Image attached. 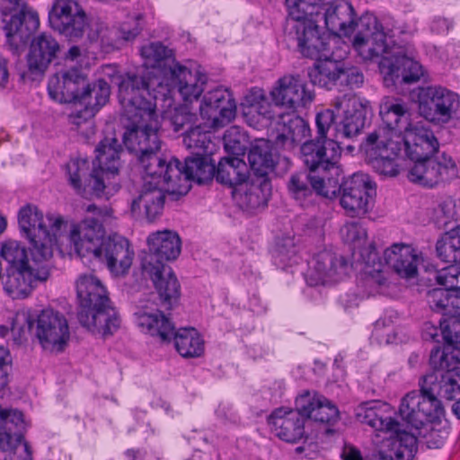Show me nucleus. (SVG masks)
Here are the masks:
<instances>
[{"mask_svg": "<svg viewBox=\"0 0 460 460\" xmlns=\"http://www.w3.org/2000/svg\"><path fill=\"white\" fill-rule=\"evenodd\" d=\"M77 318L80 324L89 332L106 337L113 334L120 325V319L111 302L103 306L79 310Z\"/></svg>", "mask_w": 460, "mask_h": 460, "instance_id": "28", "label": "nucleus"}, {"mask_svg": "<svg viewBox=\"0 0 460 460\" xmlns=\"http://www.w3.org/2000/svg\"><path fill=\"white\" fill-rule=\"evenodd\" d=\"M458 295L447 288H438L431 289L427 294L428 303L433 311L440 312L447 307L457 306L456 302Z\"/></svg>", "mask_w": 460, "mask_h": 460, "instance_id": "55", "label": "nucleus"}, {"mask_svg": "<svg viewBox=\"0 0 460 460\" xmlns=\"http://www.w3.org/2000/svg\"><path fill=\"white\" fill-rule=\"evenodd\" d=\"M147 243L150 253L143 259L142 263L151 260L153 264L164 263L175 260L181 252V239L175 232L170 230L150 234Z\"/></svg>", "mask_w": 460, "mask_h": 460, "instance_id": "35", "label": "nucleus"}, {"mask_svg": "<svg viewBox=\"0 0 460 460\" xmlns=\"http://www.w3.org/2000/svg\"><path fill=\"white\" fill-rule=\"evenodd\" d=\"M305 415L297 409L279 407L269 416L271 432L288 443H297L305 436Z\"/></svg>", "mask_w": 460, "mask_h": 460, "instance_id": "24", "label": "nucleus"}, {"mask_svg": "<svg viewBox=\"0 0 460 460\" xmlns=\"http://www.w3.org/2000/svg\"><path fill=\"white\" fill-rule=\"evenodd\" d=\"M46 219L49 229L45 224L42 211L33 204H26L18 212L19 227L31 245L35 263L48 261L52 257L58 234L66 226L60 215L49 213Z\"/></svg>", "mask_w": 460, "mask_h": 460, "instance_id": "7", "label": "nucleus"}, {"mask_svg": "<svg viewBox=\"0 0 460 460\" xmlns=\"http://www.w3.org/2000/svg\"><path fill=\"white\" fill-rule=\"evenodd\" d=\"M31 330L38 339L41 348L51 353L65 350L70 339L69 326L65 315L53 309H44L36 318L28 312L22 311L15 314L12 332H24V325Z\"/></svg>", "mask_w": 460, "mask_h": 460, "instance_id": "8", "label": "nucleus"}, {"mask_svg": "<svg viewBox=\"0 0 460 460\" xmlns=\"http://www.w3.org/2000/svg\"><path fill=\"white\" fill-rule=\"evenodd\" d=\"M145 181L137 197L131 202V212L141 214L142 208L147 219L152 220L158 216L164 208L165 187Z\"/></svg>", "mask_w": 460, "mask_h": 460, "instance_id": "39", "label": "nucleus"}, {"mask_svg": "<svg viewBox=\"0 0 460 460\" xmlns=\"http://www.w3.org/2000/svg\"><path fill=\"white\" fill-rule=\"evenodd\" d=\"M417 102L420 115L435 125L460 122V97L447 88L438 85L420 87Z\"/></svg>", "mask_w": 460, "mask_h": 460, "instance_id": "9", "label": "nucleus"}, {"mask_svg": "<svg viewBox=\"0 0 460 460\" xmlns=\"http://www.w3.org/2000/svg\"><path fill=\"white\" fill-rule=\"evenodd\" d=\"M270 190V182L266 178H258L252 182H244L235 189L236 199L241 207L254 209L265 206Z\"/></svg>", "mask_w": 460, "mask_h": 460, "instance_id": "44", "label": "nucleus"}, {"mask_svg": "<svg viewBox=\"0 0 460 460\" xmlns=\"http://www.w3.org/2000/svg\"><path fill=\"white\" fill-rule=\"evenodd\" d=\"M394 411L390 404L382 401L363 402L358 409V420L376 431L389 433L398 430L401 424L393 417Z\"/></svg>", "mask_w": 460, "mask_h": 460, "instance_id": "32", "label": "nucleus"}, {"mask_svg": "<svg viewBox=\"0 0 460 460\" xmlns=\"http://www.w3.org/2000/svg\"><path fill=\"white\" fill-rule=\"evenodd\" d=\"M248 161L251 169L260 178H264L269 172L273 171L275 160L271 153L270 142L263 138L256 139L252 142L248 153Z\"/></svg>", "mask_w": 460, "mask_h": 460, "instance_id": "46", "label": "nucleus"}, {"mask_svg": "<svg viewBox=\"0 0 460 460\" xmlns=\"http://www.w3.org/2000/svg\"><path fill=\"white\" fill-rule=\"evenodd\" d=\"M382 126L367 135L359 151L367 164L380 175L399 173L396 159L402 155V130L409 127V108L401 102L386 98L380 105Z\"/></svg>", "mask_w": 460, "mask_h": 460, "instance_id": "1", "label": "nucleus"}, {"mask_svg": "<svg viewBox=\"0 0 460 460\" xmlns=\"http://www.w3.org/2000/svg\"><path fill=\"white\" fill-rule=\"evenodd\" d=\"M362 260L367 267H372L373 270H367V284L376 288V292H384L388 286L387 278L381 270V263L374 243H369L367 248L360 251Z\"/></svg>", "mask_w": 460, "mask_h": 460, "instance_id": "49", "label": "nucleus"}, {"mask_svg": "<svg viewBox=\"0 0 460 460\" xmlns=\"http://www.w3.org/2000/svg\"><path fill=\"white\" fill-rule=\"evenodd\" d=\"M367 27L368 33H358L353 40L354 48L364 58L382 57L379 63L385 82L411 84L423 75L422 66L415 60L416 50L411 44L390 46L388 36L375 17L360 20Z\"/></svg>", "mask_w": 460, "mask_h": 460, "instance_id": "2", "label": "nucleus"}, {"mask_svg": "<svg viewBox=\"0 0 460 460\" xmlns=\"http://www.w3.org/2000/svg\"><path fill=\"white\" fill-rule=\"evenodd\" d=\"M140 54L146 66H160L161 62L173 58L174 52L172 49L160 41L151 42L143 46Z\"/></svg>", "mask_w": 460, "mask_h": 460, "instance_id": "53", "label": "nucleus"}, {"mask_svg": "<svg viewBox=\"0 0 460 460\" xmlns=\"http://www.w3.org/2000/svg\"><path fill=\"white\" fill-rule=\"evenodd\" d=\"M121 146L115 137H105L96 147L98 168L91 172L87 159H71L66 164L67 180L74 190L83 196L100 197L117 190Z\"/></svg>", "mask_w": 460, "mask_h": 460, "instance_id": "4", "label": "nucleus"}, {"mask_svg": "<svg viewBox=\"0 0 460 460\" xmlns=\"http://www.w3.org/2000/svg\"><path fill=\"white\" fill-rule=\"evenodd\" d=\"M437 381L438 376L434 373L424 376L420 383V391H411L402 399L399 412L416 429L436 422L443 416L444 408L438 395L449 401L460 398V385L451 373L441 375L440 380Z\"/></svg>", "mask_w": 460, "mask_h": 460, "instance_id": "5", "label": "nucleus"}, {"mask_svg": "<svg viewBox=\"0 0 460 460\" xmlns=\"http://www.w3.org/2000/svg\"><path fill=\"white\" fill-rule=\"evenodd\" d=\"M296 406L305 418L314 421L333 425L340 418V413L330 400L315 392L305 391L296 399Z\"/></svg>", "mask_w": 460, "mask_h": 460, "instance_id": "30", "label": "nucleus"}, {"mask_svg": "<svg viewBox=\"0 0 460 460\" xmlns=\"http://www.w3.org/2000/svg\"><path fill=\"white\" fill-rule=\"evenodd\" d=\"M23 429V415L21 411L0 408V450H11L21 443Z\"/></svg>", "mask_w": 460, "mask_h": 460, "instance_id": "41", "label": "nucleus"}, {"mask_svg": "<svg viewBox=\"0 0 460 460\" xmlns=\"http://www.w3.org/2000/svg\"><path fill=\"white\" fill-rule=\"evenodd\" d=\"M208 122L191 128L183 136V144L188 149H191L196 155H208L214 152L215 144L212 141L211 132L208 128Z\"/></svg>", "mask_w": 460, "mask_h": 460, "instance_id": "48", "label": "nucleus"}, {"mask_svg": "<svg viewBox=\"0 0 460 460\" xmlns=\"http://www.w3.org/2000/svg\"><path fill=\"white\" fill-rule=\"evenodd\" d=\"M324 20L327 30L332 36L339 39L341 36H349L356 29L358 21L352 4L347 0H337L329 4H323Z\"/></svg>", "mask_w": 460, "mask_h": 460, "instance_id": "26", "label": "nucleus"}, {"mask_svg": "<svg viewBox=\"0 0 460 460\" xmlns=\"http://www.w3.org/2000/svg\"><path fill=\"white\" fill-rule=\"evenodd\" d=\"M301 154L312 172H325L338 163L341 147L335 140L317 137L315 140L305 141L301 146Z\"/></svg>", "mask_w": 460, "mask_h": 460, "instance_id": "25", "label": "nucleus"}, {"mask_svg": "<svg viewBox=\"0 0 460 460\" xmlns=\"http://www.w3.org/2000/svg\"><path fill=\"white\" fill-rule=\"evenodd\" d=\"M248 113L252 115L257 114L266 121H270L273 119L275 117V112L273 111L272 105L261 94H260L259 101L250 104L248 108Z\"/></svg>", "mask_w": 460, "mask_h": 460, "instance_id": "62", "label": "nucleus"}, {"mask_svg": "<svg viewBox=\"0 0 460 460\" xmlns=\"http://www.w3.org/2000/svg\"><path fill=\"white\" fill-rule=\"evenodd\" d=\"M39 268H7L3 278L4 291L13 299L28 296L37 281H45L49 276V267L47 261Z\"/></svg>", "mask_w": 460, "mask_h": 460, "instance_id": "22", "label": "nucleus"}, {"mask_svg": "<svg viewBox=\"0 0 460 460\" xmlns=\"http://www.w3.org/2000/svg\"><path fill=\"white\" fill-rule=\"evenodd\" d=\"M402 155L415 161L408 172L411 181L433 187L441 181L456 176V164L450 156L443 155L440 160L431 158L438 150V141L431 130L413 126L410 112L409 127L402 130Z\"/></svg>", "mask_w": 460, "mask_h": 460, "instance_id": "3", "label": "nucleus"}, {"mask_svg": "<svg viewBox=\"0 0 460 460\" xmlns=\"http://www.w3.org/2000/svg\"><path fill=\"white\" fill-rule=\"evenodd\" d=\"M137 326L152 336H157L162 341L174 339V345L183 358H198L204 352V341L194 328H181L177 332L174 326L154 302L140 301L134 314Z\"/></svg>", "mask_w": 460, "mask_h": 460, "instance_id": "6", "label": "nucleus"}, {"mask_svg": "<svg viewBox=\"0 0 460 460\" xmlns=\"http://www.w3.org/2000/svg\"><path fill=\"white\" fill-rule=\"evenodd\" d=\"M429 364L434 370L446 371V374H449L458 368L460 362L453 352L435 347L430 352Z\"/></svg>", "mask_w": 460, "mask_h": 460, "instance_id": "54", "label": "nucleus"}, {"mask_svg": "<svg viewBox=\"0 0 460 460\" xmlns=\"http://www.w3.org/2000/svg\"><path fill=\"white\" fill-rule=\"evenodd\" d=\"M341 235L345 242L359 247L367 238V231L358 223H348L341 228Z\"/></svg>", "mask_w": 460, "mask_h": 460, "instance_id": "61", "label": "nucleus"}, {"mask_svg": "<svg viewBox=\"0 0 460 460\" xmlns=\"http://www.w3.org/2000/svg\"><path fill=\"white\" fill-rule=\"evenodd\" d=\"M390 458L392 460H412L417 452L415 435L401 429L391 431Z\"/></svg>", "mask_w": 460, "mask_h": 460, "instance_id": "47", "label": "nucleus"}, {"mask_svg": "<svg viewBox=\"0 0 460 460\" xmlns=\"http://www.w3.org/2000/svg\"><path fill=\"white\" fill-rule=\"evenodd\" d=\"M143 15L135 14L131 22H124L118 30L111 29L101 22H89L87 19L88 29L87 38L92 43H99L101 49L105 53H110L119 48L120 41H129L134 40L142 31V25L139 21Z\"/></svg>", "mask_w": 460, "mask_h": 460, "instance_id": "15", "label": "nucleus"}, {"mask_svg": "<svg viewBox=\"0 0 460 460\" xmlns=\"http://www.w3.org/2000/svg\"><path fill=\"white\" fill-rule=\"evenodd\" d=\"M384 261L401 278L412 279L418 274L421 258L411 245L394 243L385 250Z\"/></svg>", "mask_w": 460, "mask_h": 460, "instance_id": "33", "label": "nucleus"}, {"mask_svg": "<svg viewBox=\"0 0 460 460\" xmlns=\"http://www.w3.org/2000/svg\"><path fill=\"white\" fill-rule=\"evenodd\" d=\"M244 136L236 128L228 129L224 136L225 148L227 152L239 155L246 149L244 146Z\"/></svg>", "mask_w": 460, "mask_h": 460, "instance_id": "59", "label": "nucleus"}, {"mask_svg": "<svg viewBox=\"0 0 460 460\" xmlns=\"http://www.w3.org/2000/svg\"><path fill=\"white\" fill-rule=\"evenodd\" d=\"M296 254V247L294 238L286 236L278 240L274 250V257L279 263L286 265L291 262Z\"/></svg>", "mask_w": 460, "mask_h": 460, "instance_id": "58", "label": "nucleus"}, {"mask_svg": "<svg viewBox=\"0 0 460 460\" xmlns=\"http://www.w3.org/2000/svg\"><path fill=\"white\" fill-rule=\"evenodd\" d=\"M443 339L448 346L460 350V319L456 317L439 320Z\"/></svg>", "mask_w": 460, "mask_h": 460, "instance_id": "57", "label": "nucleus"}, {"mask_svg": "<svg viewBox=\"0 0 460 460\" xmlns=\"http://www.w3.org/2000/svg\"><path fill=\"white\" fill-rule=\"evenodd\" d=\"M79 310H89L110 303L102 281L93 274H81L75 281Z\"/></svg>", "mask_w": 460, "mask_h": 460, "instance_id": "37", "label": "nucleus"}, {"mask_svg": "<svg viewBox=\"0 0 460 460\" xmlns=\"http://www.w3.org/2000/svg\"><path fill=\"white\" fill-rule=\"evenodd\" d=\"M346 54L332 52L329 57L316 59L314 66L309 69L308 76L313 84L332 89L342 78V64L338 60Z\"/></svg>", "mask_w": 460, "mask_h": 460, "instance_id": "40", "label": "nucleus"}, {"mask_svg": "<svg viewBox=\"0 0 460 460\" xmlns=\"http://www.w3.org/2000/svg\"><path fill=\"white\" fill-rule=\"evenodd\" d=\"M332 105L338 111H343L342 119L335 125L336 139H350L359 135L370 112L369 102L353 94H344L335 98Z\"/></svg>", "mask_w": 460, "mask_h": 460, "instance_id": "14", "label": "nucleus"}, {"mask_svg": "<svg viewBox=\"0 0 460 460\" xmlns=\"http://www.w3.org/2000/svg\"><path fill=\"white\" fill-rule=\"evenodd\" d=\"M86 83L85 75L77 67L63 69L49 78V94L60 103L78 102Z\"/></svg>", "mask_w": 460, "mask_h": 460, "instance_id": "21", "label": "nucleus"}, {"mask_svg": "<svg viewBox=\"0 0 460 460\" xmlns=\"http://www.w3.org/2000/svg\"><path fill=\"white\" fill-rule=\"evenodd\" d=\"M58 51L59 44L51 35L42 33L34 38L27 56L28 72L34 76L42 75Z\"/></svg>", "mask_w": 460, "mask_h": 460, "instance_id": "34", "label": "nucleus"}, {"mask_svg": "<svg viewBox=\"0 0 460 460\" xmlns=\"http://www.w3.org/2000/svg\"><path fill=\"white\" fill-rule=\"evenodd\" d=\"M199 112L200 116L208 120V127L217 129L234 118L236 103L227 89L217 88L204 95Z\"/></svg>", "mask_w": 460, "mask_h": 460, "instance_id": "20", "label": "nucleus"}, {"mask_svg": "<svg viewBox=\"0 0 460 460\" xmlns=\"http://www.w3.org/2000/svg\"><path fill=\"white\" fill-rule=\"evenodd\" d=\"M216 177V166L206 155L186 158L184 165L181 164V174L176 178V183L171 186L172 197L178 199L186 195L190 190V181L199 184Z\"/></svg>", "mask_w": 460, "mask_h": 460, "instance_id": "23", "label": "nucleus"}, {"mask_svg": "<svg viewBox=\"0 0 460 460\" xmlns=\"http://www.w3.org/2000/svg\"><path fill=\"white\" fill-rule=\"evenodd\" d=\"M276 106L296 110L306 107L314 100L313 86H309L299 75H287L277 81L270 93Z\"/></svg>", "mask_w": 460, "mask_h": 460, "instance_id": "19", "label": "nucleus"}, {"mask_svg": "<svg viewBox=\"0 0 460 460\" xmlns=\"http://www.w3.org/2000/svg\"><path fill=\"white\" fill-rule=\"evenodd\" d=\"M249 175V169L243 159L224 157L216 168V179L218 182L231 187L243 184Z\"/></svg>", "mask_w": 460, "mask_h": 460, "instance_id": "45", "label": "nucleus"}, {"mask_svg": "<svg viewBox=\"0 0 460 460\" xmlns=\"http://www.w3.org/2000/svg\"><path fill=\"white\" fill-rule=\"evenodd\" d=\"M317 21H305L294 26L297 48L301 54L313 59L329 57L341 39L331 34L320 33Z\"/></svg>", "mask_w": 460, "mask_h": 460, "instance_id": "16", "label": "nucleus"}, {"mask_svg": "<svg viewBox=\"0 0 460 460\" xmlns=\"http://www.w3.org/2000/svg\"><path fill=\"white\" fill-rule=\"evenodd\" d=\"M288 190L292 197L302 204L312 196L313 190L325 198L332 199L336 196V190H330L323 178L311 173H296L290 177Z\"/></svg>", "mask_w": 460, "mask_h": 460, "instance_id": "38", "label": "nucleus"}, {"mask_svg": "<svg viewBox=\"0 0 460 460\" xmlns=\"http://www.w3.org/2000/svg\"><path fill=\"white\" fill-rule=\"evenodd\" d=\"M335 119L334 111L331 109H326L319 111L316 114L315 123L317 128L318 137L326 138L327 132Z\"/></svg>", "mask_w": 460, "mask_h": 460, "instance_id": "63", "label": "nucleus"}, {"mask_svg": "<svg viewBox=\"0 0 460 460\" xmlns=\"http://www.w3.org/2000/svg\"><path fill=\"white\" fill-rule=\"evenodd\" d=\"M85 210L93 217H86L80 224L75 225L69 238L78 256L95 260L102 256V248L106 243L102 219L108 212L94 204L88 205Z\"/></svg>", "mask_w": 460, "mask_h": 460, "instance_id": "11", "label": "nucleus"}, {"mask_svg": "<svg viewBox=\"0 0 460 460\" xmlns=\"http://www.w3.org/2000/svg\"><path fill=\"white\" fill-rule=\"evenodd\" d=\"M275 143L286 149H292L310 134L308 124L295 114L279 115L276 123Z\"/></svg>", "mask_w": 460, "mask_h": 460, "instance_id": "36", "label": "nucleus"}, {"mask_svg": "<svg viewBox=\"0 0 460 460\" xmlns=\"http://www.w3.org/2000/svg\"><path fill=\"white\" fill-rule=\"evenodd\" d=\"M110 94V85L105 80L99 79L93 84L86 83L78 102L84 106V109L77 112V118L87 119L93 117L107 103Z\"/></svg>", "mask_w": 460, "mask_h": 460, "instance_id": "43", "label": "nucleus"}, {"mask_svg": "<svg viewBox=\"0 0 460 460\" xmlns=\"http://www.w3.org/2000/svg\"><path fill=\"white\" fill-rule=\"evenodd\" d=\"M0 10L7 43L17 50L39 28V14L24 0H0Z\"/></svg>", "mask_w": 460, "mask_h": 460, "instance_id": "10", "label": "nucleus"}, {"mask_svg": "<svg viewBox=\"0 0 460 460\" xmlns=\"http://www.w3.org/2000/svg\"><path fill=\"white\" fill-rule=\"evenodd\" d=\"M149 88L150 83L140 75L128 74L122 79L119 85V100L125 117L155 111L156 104L146 97L150 96Z\"/></svg>", "mask_w": 460, "mask_h": 460, "instance_id": "17", "label": "nucleus"}, {"mask_svg": "<svg viewBox=\"0 0 460 460\" xmlns=\"http://www.w3.org/2000/svg\"><path fill=\"white\" fill-rule=\"evenodd\" d=\"M144 272L148 275L165 309H171L180 296V284L172 269L164 263L153 264L152 260L142 263Z\"/></svg>", "mask_w": 460, "mask_h": 460, "instance_id": "27", "label": "nucleus"}, {"mask_svg": "<svg viewBox=\"0 0 460 460\" xmlns=\"http://www.w3.org/2000/svg\"><path fill=\"white\" fill-rule=\"evenodd\" d=\"M348 263L342 256L331 251H322L314 258L311 285L339 281L347 274Z\"/></svg>", "mask_w": 460, "mask_h": 460, "instance_id": "31", "label": "nucleus"}, {"mask_svg": "<svg viewBox=\"0 0 460 460\" xmlns=\"http://www.w3.org/2000/svg\"><path fill=\"white\" fill-rule=\"evenodd\" d=\"M2 257L7 261V268L31 267L29 264L28 253L24 245L15 240H9L2 244Z\"/></svg>", "mask_w": 460, "mask_h": 460, "instance_id": "52", "label": "nucleus"}, {"mask_svg": "<svg viewBox=\"0 0 460 460\" xmlns=\"http://www.w3.org/2000/svg\"><path fill=\"white\" fill-rule=\"evenodd\" d=\"M133 258L134 252L128 241L120 235L114 234L107 237L102 248V256L95 260L105 262L115 276H122L128 273Z\"/></svg>", "mask_w": 460, "mask_h": 460, "instance_id": "29", "label": "nucleus"}, {"mask_svg": "<svg viewBox=\"0 0 460 460\" xmlns=\"http://www.w3.org/2000/svg\"><path fill=\"white\" fill-rule=\"evenodd\" d=\"M158 152L153 151L138 155V162L143 170V181L164 185L167 194L172 196L171 186L176 183L174 180L181 174V162L174 157H162Z\"/></svg>", "mask_w": 460, "mask_h": 460, "instance_id": "18", "label": "nucleus"}, {"mask_svg": "<svg viewBox=\"0 0 460 460\" xmlns=\"http://www.w3.org/2000/svg\"><path fill=\"white\" fill-rule=\"evenodd\" d=\"M438 257L447 263L460 262V226L444 234L436 244Z\"/></svg>", "mask_w": 460, "mask_h": 460, "instance_id": "50", "label": "nucleus"}, {"mask_svg": "<svg viewBox=\"0 0 460 460\" xmlns=\"http://www.w3.org/2000/svg\"><path fill=\"white\" fill-rule=\"evenodd\" d=\"M341 194L340 204L346 215L350 217L365 216L369 209L372 194L375 192V183L369 175L356 172L344 180L337 190Z\"/></svg>", "mask_w": 460, "mask_h": 460, "instance_id": "13", "label": "nucleus"}, {"mask_svg": "<svg viewBox=\"0 0 460 460\" xmlns=\"http://www.w3.org/2000/svg\"><path fill=\"white\" fill-rule=\"evenodd\" d=\"M164 121H169L174 131H179L185 125L192 124L196 121L197 116L192 113L188 105L175 107L172 110L166 111L163 115Z\"/></svg>", "mask_w": 460, "mask_h": 460, "instance_id": "56", "label": "nucleus"}, {"mask_svg": "<svg viewBox=\"0 0 460 460\" xmlns=\"http://www.w3.org/2000/svg\"><path fill=\"white\" fill-rule=\"evenodd\" d=\"M457 273H458V265L451 264L448 267H446L436 273V281L440 288L449 289L451 291L456 292V287L457 283Z\"/></svg>", "mask_w": 460, "mask_h": 460, "instance_id": "60", "label": "nucleus"}, {"mask_svg": "<svg viewBox=\"0 0 460 460\" xmlns=\"http://www.w3.org/2000/svg\"><path fill=\"white\" fill-rule=\"evenodd\" d=\"M130 125L123 134V142L130 152L139 155L159 151L161 140L159 136L160 121L156 111H144L136 117H127Z\"/></svg>", "mask_w": 460, "mask_h": 460, "instance_id": "12", "label": "nucleus"}, {"mask_svg": "<svg viewBox=\"0 0 460 460\" xmlns=\"http://www.w3.org/2000/svg\"><path fill=\"white\" fill-rule=\"evenodd\" d=\"M341 84H345L350 88L359 87L363 84V75L356 68L344 69L342 66V78L340 79Z\"/></svg>", "mask_w": 460, "mask_h": 460, "instance_id": "64", "label": "nucleus"}, {"mask_svg": "<svg viewBox=\"0 0 460 460\" xmlns=\"http://www.w3.org/2000/svg\"><path fill=\"white\" fill-rule=\"evenodd\" d=\"M289 16L298 22L314 21L323 8L322 0H286Z\"/></svg>", "mask_w": 460, "mask_h": 460, "instance_id": "51", "label": "nucleus"}, {"mask_svg": "<svg viewBox=\"0 0 460 460\" xmlns=\"http://www.w3.org/2000/svg\"><path fill=\"white\" fill-rule=\"evenodd\" d=\"M172 86L178 89L185 102L197 100L203 92L205 79L195 71L179 64L170 68Z\"/></svg>", "mask_w": 460, "mask_h": 460, "instance_id": "42", "label": "nucleus"}]
</instances>
